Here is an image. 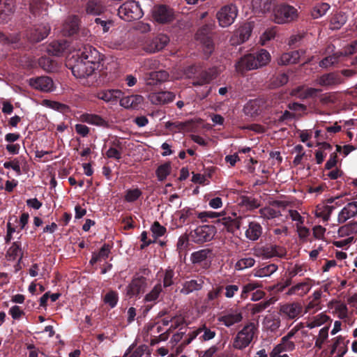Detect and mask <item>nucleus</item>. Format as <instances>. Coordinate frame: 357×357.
Wrapping results in <instances>:
<instances>
[{
  "label": "nucleus",
  "instance_id": "1",
  "mask_svg": "<svg viewBox=\"0 0 357 357\" xmlns=\"http://www.w3.org/2000/svg\"><path fill=\"white\" fill-rule=\"evenodd\" d=\"M151 271L149 268L142 266L135 272L130 283L126 286V296L130 299L139 298L145 293L149 285V278Z\"/></svg>",
  "mask_w": 357,
  "mask_h": 357
},
{
  "label": "nucleus",
  "instance_id": "2",
  "mask_svg": "<svg viewBox=\"0 0 357 357\" xmlns=\"http://www.w3.org/2000/svg\"><path fill=\"white\" fill-rule=\"evenodd\" d=\"M271 61L269 52L264 49L253 54H248L241 57L235 64L238 73L257 69L266 66Z\"/></svg>",
  "mask_w": 357,
  "mask_h": 357
},
{
  "label": "nucleus",
  "instance_id": "3",
  "mask_svg": "<svg viewBox=\"0 0 357 357\" xmlns=\"http://www.w3.org/2000/svg\"><path fill=\"white\" fill-rule=\"evenodd\" d=\"M62 32L65 36L73 37L79 40H84L90 36L88 29L80 26V19L77 15L69 16L66 20Z\"/></svg>",
  "mask_w": 357,
  "mask_h": 357
},
{
  "label": "nucleus",
  "instance_id": "4",
  "mask_svg": "<svg viewBox=\"0 0 357 357\" xmlns=\"http://www.w3.org/2000/svg\"><path fill=\"white\" fill-rule=\"evenodd\" d=\"M66 66L71 70L73 75L77 78H85L92 75L95 70L93 67L79 56L77 53L68 60Z\"/></svg>",
  "mask_w": 357,
  "mask_h": 357
},
{
  "label": "nucleus",
  "instance_id": "5",
  "mask_svg": "<svg viewBox=\"0 0 357 357\" xmlns=\"http://www.w3.org/2000/svg\"><path fill=\"white\" fill-rule=\"evenodd\" d=\"M298 10L293 6L281 3L273 10V21L278 24L291 23L297 20Z\"/></svg>",
  "mask_w": 357,
  "mask_h": 357
},
{
  "label": "nucleus",
  "instance_id": "6",
  "mask_svg": "<svg viewBox=\"0 0 357 357\" xmlns=\"http://www.w3.org/2000/svg\"><path fill=\"white\" fill-rule=\"evenodd\" d=\"M257 331V328L254 323L250 322L245 325L234 338L233 347L243 350L248 347L253 340Z\"/></svg>",
  "mask_w": 357,
  "mask_h": 357
},
{
  "label": "nucleus",
  "instance_id": "7",
  "mask_svg": "<svg viewBox=\"0 0 357 357\" xmlns=\"http://www.w3.org/2000/svg\"><path fill=\"white\" fill-rule=\"evenodd\" d=\"M143 15L139 2L133 0L124 2L118 9L119 17L127 22L139 20Z\"/></svg>",
  "mask_w": 357,
  "mask_h": 357
},
{
  "label": "nucleus",
  "instance_id": "8",
  "mask_svg": "<svg viewBox=\"0 0 357 357\" xmlns=\"http://www.w3.org/2000/svg\"><path fill=\"white\" fill-rule=\"evenodd\" d=\"M213 29L212 24H206L201 26L195 34V39L203 45V51L207 56H209L214 50Z\"/></svg>",
  "mask_w": 357,
  "mask_h": 357
},
{
  "label": "nucleus",
  "instance_id": "9",
  "mask_svg": "<svg viewBox=\"0 0 357 357\" xmlns=\"http://www.w3.org/2000/svg\"><path fill=\"white\" fill-rule=\"evenodd\" d=\"M151 16L154 22L160 24H169L175 18L173 8L165 4H155L151 9Z\"/></svg>",
  "mask_w": 357,
  "mask_h": 357
},
{
  "label": "nucleus",
  "instance_id": "10",
  "mask_svg": "<svg viewBox=\"0 0 357 357\" xmlns=\"http://www.w3.org/2000/svg\"><path fill=\"white\" fill-rule=\"evenodd\" d=\"M216 233L215 227L213 225H204L197 227L190 232L191 240L195 243H204L211 241Z\"/></svg>",
  "mask_w": 357,
  "mask_h": 357
},
{
  "label": "nucleus",
  "instance_id": "11",
  "mask_svg": "<svg viewBox=\"0 0 357 357\" xmlns=\"http://www.w3.org/2000/svg\"><path fill=\"white\" fill-rule=\"evenodd\" d=\"M237 15V7L234 4H229L222 6L218 11L216 17L220 26L228 27L234 23Z\"/></svg>",
  "mask_w": 357,
  "mask_h": 357
},
{
  "label": "nucleus",
  "instance_id": "12",
  "mask_svg": "<svg viewBox=\"0 0 357 357\" xmlns=\"http://www.w3.org/2000/svg\"><path fill=\"white\" fill-rule=\"evenodd\" d=\"M256 255L263 259H271L274 257L283 258L287 255L286 249L282 246L267 244L255 249Z\"/></svg>",
  "mask_w": 357,
  "mask_h": 357
},
{
  "label": "nucleus",
  "instance_id": "13",
  "mask_svg": "<svg viewBox=\"0 0 357 357\" xmlns=\"http://www.w3.org/2000/svg\"><path fill=\"white\" fill-rule=\"evenodd\" d=\"M50 31L47 23L42 22L34 24L26 31V38L31 43H38L45 38Z\"/></svg>",
  "mask_w": 357,
  "mask_h": 357
},
{
  "label": "nucleus",
  "instance_id": "14",
  "mask_svg": "<svg viewBox=\"0 0 357 357\" xmlns=\"http://www.w3.org/2000/svg\"><path fill=\"white\" fill-rule=\"evenodd\" d=\"M344 81L339 72H331L318 77L315 83L326 89H331L343 84Z\"/></svg>",
  "mask_w": 357,
  "mask_h": 357
},
{
  "label": "nucleus",
  "instance_id": "15",
  "mask_svg": "<svg viewBox=\"0 0 357 357\" xmlns=\"http://www.w3.org/2000/svg\"><path fill=\"white\" fill-rule=\"evenodd\" d=\"M243 219L242 216L238 215L236 213H231V215L227 216L222 215V218H218L215 222L223 225L224 229L228 232L234 234L236 231L240 229Z\"/></svg>",
  "mask_w": 357,
  "mask_h": 357
},
{
  "label": "nucleus",
  "instance_id": "16",
  "mask_svg": "<svg viewBox=\"0 0 357 357\" xmlns=\"http://www.w3.org/2000/svg\"><path fill=\"white\" fill-rule=\"evenodd\" d=\"M77 53L79 56L83 58L87 63H90L91 66L93 67L94 70L100 60H102L100 52L89 45H84L83 48L79 50Z\"/></svg>",
  "mask_w": 357,
  "mask_h": 357
},
{
  "label": "nucleus",
  "instance_id": "17",
  "mask_svg": "<svg viewBox=\"0 0 357 357\" xmlns=\"http://www.w3.org/2000/svg\"><path fill=\"white\" fill-rule=\"evenodd\" d=\"M218 70L216 67L210 68L206 70L202 71L199 75L192 82L194 86H203L209 84L215 79L218 75Z\"/></svg>",
  "mask_w": 357,
  "mask_h": 357
},
{
  "label": "nucleus",
  "instance_id": "18",
  "mask_svg": "<svg viewBox=\"0 0 357 357\" xmlns=\"http://www.w3.org/2000/svg\"><path fill=\"white\" fill-rule=\"evenodd\" d=\"M29 85L36 89L44 92L52 91L54 88L52 79L47 76L31 78L29 79Z\"/></svg>",
  "mask_w": 357,
  "mask_h": 357
},
{
  "label": "nucleus",
  "instance_id": "19",
  "mask_svg": "<svg viewBox=\"0 0 357 357\" xmlns=\"http://www.w3.org/2000/svg\"><path fill=\"white\" fill-rule=\"evenodd\" d=\"M178 215V220L181 225H189L197 222L199 218V212L195 208L185 207L183 209L177 211Z\"/></svg>",
  "mask_w": 357,
  "mask_h": 357
},
{
  "label": "nucleus",
  "instance_id": "20",
  "mask_svg": "<svg viewBox=\"0 0 357 357\" xmlns=\"http://www.w3.org/2000/svg\"><path fill=\"white\" fill-rule=\"evenodd\" d=\"M320 91V89L302 85L293 89L291 91V95L301 100H305L316 96L317 93Z\"/></svg>",
  "mask_w": 357,
  "mask_h": 357
},
{
  "label": "nucleus",
  "instance_id": "21",
  "mask_svg": "<svg viewBox=\"0 0 357 357\" xmlns=\"http://www.w3.org/2000/svg\"><path fill=\"white\" fill-rule=\"evenodd\" d=\"M81 122L86 123L91 125L108 128L109 123L100 116L96 114L84 113L79 117Z\"/></svg>",
  "mask_w": 357,
  "mask_h": 357
},
{
  "label": "nucleus",
  "instance_id": "22",
  "mask_svg": "<svg viewBox=\"0 0 357 357\" xmlns=\"http://www.w3.org/2000/svg\"><path fill=\"white\" fill-rule=\"evenodd\" d=\"M120 105L126 109H137L144 101L141 95H132L119 98Z\"/></svg>",
  "mask_w": 357,
  "mask_h": 357
},
{
  "label": "nucleus",
  "instance_id": "23",
  "mask_svg": "<svg viewBox=\"0 0 357 357\" xmlns=\"http://www.w3.org/2000/svg\"><path fill=\"white\" fill-rule=\"evenodd\" d=\"M175 98V94L170 91H160L151 93L149 100L154 105H165L172 102Z\"/></svg>",
  "mask_w": 357,
  "mask_h": 357
},
{
  "label": "nucleus",
  "instance_id": "24",
  "mask_svg": "<svg viewBox=\"0 0 357 357\" xmlns=\"http://www.w3.org/2000/svg\"><path fill=\"white\" fill-rule=\"evenodd\" d=\"M123 92L119 89L102 90L97 93L96 97L106 102L114 103L121 98Z\"/></svg>",
  "mask_w": 357,
  "mask_h": 357
},
{
  "label": "nucleus",
  "instance_id": "25",
  "mask_svg": "<svg viewBox=\"0 0 357 357\" xmlns=\"http://www.w3.org/2000/svg\"><path fill=\"white\" fill-rule=\"evenodd\" d=\"M169 42V37L165 34H158L149 43L147 50L151 52H155L162 50Z\"/></svg>",
  "mask_w": 357,
  "mask_h": 357
},
{
  "label": "nucleus",
  "instance_id": "26",
  "mask_svg": "<svg viewBox=\"0 0 357 357\" xmlns=\"http://www.w3.org/2000/svg\"><path fill=\"white\" fill-rule=\"evenodd\" d=\"M357 215V201L349 202L344 206L338 214L337 221L339 223H344L350 218Z\"/></svg>",
  "mask_w": 357,
  "mask_h": 357
},
{
  "label": "nucleus",
  "instance_id": "27",
  "mask_svg": "<svg viewBox=\"0 0 357 357\" xmlns=\"http://www.w3.org/2000/svg\"><path fill=\"white\" fill-rule=\"evenodd\" d=\"M204 283L202 278L192 279L190 280L185 281L180 292L182 294L188 295L193 291L202 289Z\"/></svg>",
  "mask_w": 357,
  "mask_h": 357
},
{
  "label": "nucleus",
  "instance_id": "28",
  "mask_svg": "<svg viewBox=\"0 0 357 357\" xmlns=\"http://www.w3.org/2000/svg\"><path fill=\"white\" fill-rule=\"evenodd\" d=\"M312 280L307 278L302 282H299L292 286L289 290L287 294L289 295L297 294L300 296L307 294L312 287Z\"/></svg>",
  "mask_w": 357,
  "mask_h": 357
},
{
  "label": "nucleus",
  "instance_id": "29",
  "mask_svg": "<svg viewBox=\"0 0 357 357\" xmlns=\"http://www.w3.org/2000/svg\"><path fill=\"white\" fill-rule=\"evenodd\" d=\"M169 73L166 70L152 71L146 75V80L149 85H156L169 79Z\"/></svg>",
  "mask_w": 357,
  "mask_h": 357
},
{
  "label": "nucleus",
  "instance_id": "30",
  "mask_svg": "<svg viewBox=\"0 0 357 357\" xmlns=\"http://www.w3.org/2000/svg\"><path fill=\"white\" fill-rule=\"evenodd\" d=\"M243 320V314L241 312L227 313L218 318V321L226 327H231L236 324L240 323Z\"/></svg>",
  "mask_w": 357,
  "mask_h": 357
},
{
  "label": "nucleus",
  "instance_id": "31",
  "mask_svg": "<svg viewBox=\"0 0 357 357\" xmlns=\"http://www.w3.org/2000/svg\"><path fill=\"white\" fill-rule=\"evenodd\" d=\"M280 311L293 319L297 317L302 312V305L298 303H288L281 307Z\"/></svg>",
  "mask_w": 357,
  "mask_h": 357
},
{
  "label": "nucleus",
  "instance_id": "32",
  "mask_svg": "<svg viewBox=\"0 0 357 357\" xmlns=\"http://www.w3.org/2000/svg\"><path fill=\"white\" fill-rule=\"evenodd\" d=\"M26 158L24 155H20L10 161L5 162L3 167L6 169H12L19 176L22 174L21 166L26 165Z\"/></svg>",
  "mask_w": 357,
  "mask_h": 357
},
{
  "label": "nucleus",
  "instance_id": "33",
  "mask_svg": "<svg viewBox=\"0 0 357 357\" xmlns=\"http://www.w3.org/2000/svg\"><path fill=\"white\" fill-rule=\"evenodd\" d=\"M15 0H0V22L6 20L8 15L13 13Z\"/></svg>",
  "mask_w": 357,
  "mask_h": 357
},
{
  "label": "nucleus",
  "instance_id": "34",
  "mask_svg": "<svg viewBox=\"0 0 357 357\" xmlns=\"http://www.w3.org/2000/svg\"><path fill=\"white\" fill-rule=\"evenodd\" d=\"M300 59L299 51H291L283 53L278 59V63L280 66H286L294 64L298 62Z\"/></svg>",
  "mask_w": 357,
  "mask_h": 357
},
{
  "label": "nucleus",
  "instance_id": "35",
  "mask_svg": "<svg viewBox=\"0 0 357 357\" xmlns=\"http://www.w3.org/2000/svg\"><path fill=\"white\" fill-rule=\"evenodd\" d=\"M162 291V286L160 282H158L144 297V303H151L156 304L159 301V297Z\"/></svg>",
  "mask_w": 357,
  "mask_h": 357
},
{
  "label": "nucleus",
  "instance_id": "36",
  "mask_svg": "<svg viewBox=\"0 0 357 357\" xmlns=\"http://www.w3.org/2000/svg\"><path fill=\"white\" fill-rule=\"evenodd\" d=\"M262 234V227L257 222H250L248 229L245 231V236L250 241H255L259 239Z\"/></svg>",
  "mask_w": 357,
  "mask_h": 357
},
{
  "label": "nucleus",
  "instance_id": "37",
  "mask_svg": "<svg viewBox=\"0 0 357 357\" xmlns=\"http://www.w3.org/2000/svg\"><path fill=\"white\" fill-rule=\"evenodd\" d=\"M195 332H197V336L202 333V335L199 336V340L202 342L209 341L213 339L216 335L215 331L207 327L206 324L202 325L195 330Z\"/></svg>",
  "mask_w": 357,
  "mask_h": 357
},
{
  "label": "nucleus",
  "instance_id": "38",
  "mask_svg": "<svg viewBox=\"0 0 357 357\" xmlns=\"http://www.w3.org/2000/svg\"><path fill=\"white\" fill-rule=\"evenodd\" d=\"M42 0H33L30 3V10L34 17H39L42 15V19L47 14L46 10L43 9V5L41 3Z\"/></svg>",
  "mask_w": 357,
  "mask_h": 357
},
{
  "label": "nucleus",
  "instance_id": "39",
  "mask_svg": "<svg viewBox=\"0 0 357 357\" xmlns=\"http://www.w3.org/2000/svg\"><path fill=\"white\" fill-rule=\"evenodd\" d=\"M66 48V43L63 41H53L47 47L49 54L54 56H61Z\"/></svg>",
  "mask_w": 357,
  "mask_h": 357
},
{
  "label": "nucleus",
  "instance_id": "40",
  "mask_svg": "<svg viewBox=\"0 0 357 357\" xmlns=\"http://www.w3.org/2000/svg\"><path fill=\"white\" fill-rule=\"evenodd\" d=\"M347 21V17L344 13H338L335 14L331 19V29H340Z\"/></svg>",
  "mask_w": 357,
  "mask_h": 357
},
{
  "label": "nucleus",
  "instance_id": "41",
  "mask_svg": "<svg viewBox=\"0 0 357 357\" xmlns=\"http://www.w3.org/2000/svg\"><path fill=\"white\" fill-rule=\"evenodd\" d=\"M243 111L248 116H254L258 115L260 112L259 101L257 100H250L244 106Z\"/></svg>",
  "mask_w": 357,
  "mask_h": 357
},
{
  "label": "nucleus",
  "instance_id": "42",
  "mask_svg": "<svg viewBox=\"0 0 357 357\" xmlns=\"http://www.w3.org/2000/svg\"><path fill=\"white\" fill-rule=\"evenodd\" d=\"M103 8L100 3L97 0H89L86 5V12L87 14L97 15L102 13Z\"/></svg>",
  "mask_w": 357,
  "mask_h": 357
},
{
  "label": "nucleus",
  "instance_id": "43",
  "mask_svg": "<svg viewBox=\"0 0 357 357\" xmlns=\"http://www.w3.org/2000/svg\"><path fill=\"white\" fill-rule=\"evenodd\" d=\"M270 86L273 89L279 88L285 85L289 82V76L287 73H282L273 76L270 81Z\"/></svg>",
  "mask_w": 357,
  "mask_h": 357
},
{
  "label": "nucleus",
  "instance_id": "44",
  "mask_svg": "<svg viewBox=\"0 0 357 357\" xmlns=\"http://www.w3.org/2000/svg\"><path fill=\"white\" fill-rule=\"evenodd\" d=\"M272 304L271 299L264 301L256 304H248L247 305L248 310L252 314H256L263 312Z\"/></svg>",
  "mask_w": 357,
  "mask_h": 357
},
{
  "label": "nucleus",
  "instance_id": "45",
  "mask_svg": "<svg viewBox=\"0 0 357 357\" xmlns=\"http://www.w3.org/2000/svg\"><path fill=\"white\" fill-rule=\"evenodd\" d=\"M252 28L249 24L240 26L236 31V36L238 38L240 43L248 40L251 35Z\"/></svg>",
  "mask_w": 357,
  "mask_h": 357
},
{
  "label": "nucleus",
  "instance_id": "46",
  "mask_svg": "<svg viewBox=\"0 0 357 357\" xmlns=\"http://www.w3.org/2000/svg\"><path fill=\"white\" fill-rule=\"evenodd\" d=\"M240 204L248 210L256 209L260 206L259 201L257 199L248 196H243L241 198Z\"/></svg>",
  "mask_w": 357,
  "mask_h": 357
},
{
  "label": "nucleus",
  "instance_id": "47",
  "mask_svg": "<svg viewBox=\"0 0 357 357\" xmlns=\"http://www.w3.org/2000/svg\"><path fill=\"white\" fill-rule=\"evenodd\" d=\"M278 270V266L270 264L256 271L255 275L259 278L270 276Z\"/></svg>",
  "mask_w": 357,
  "mask_h": 357
},
{
  "label": "nucleus",
  "instance_id": "48",
  "mask_svg": "<svg viewBox=\"0 0 357 357\" xmlns=\"http://www.w3.org/2000/svg\"><path fill=\"white\" fill-rule=\"evenodd\" d=\"M171 163L165 162L160 165L156 169L155 174L159 181H163L171 172Z\"/></svg>",
  "mask_w": 357,
  "mask_h": 357
},
{
  "label": "nucleus",
  "instance_id": "49",
  "mask_svg": "<svg viewBox=\"0 0 357 357\" xmlns=\"http://www.w3.org/2000/svg\"><path fill=\"white\" fill-rule=\"evenodd\" d=\"M210 253L211 250L208 249L195 252L191 255V261L192 264H200L206 261Z\"/></svg>",
  "mask_w": 357,
  "mask_h": 357
},
{
  "label": "nucleus",
  "instance_id": "50",
  "mask_svg": "<svg viewBox=\"0 0 357 357\" xmlns=\"http://www.w3.org/2000/svg\"><path fill=\"white\" fill-rule=\"evenodd\" d=\"M261 287V284L257 282H250L243 286L241 293V298L245 300L248 297L249 293L255 291Z\"/></svg>",
  "mask_w": 357,
  "mask_h": 357
},
{
  "label": "nucleus",
  "instance_id": "51",
  "mask_svg": "<svg viewBox=\"0 0 357 357\" xmlns=\"http://www.w3.org/2000/svg\"><path fill=\"white\" fill-rule=\"evenodd\" d=\"M151 231L152 232V236L154 238L153 241L156 242V239L158 238L165 234L167 229L164 226L161 225L158 221H155L151 227Z\"/></svg>",
  "mask_w": 357,
  "mask_h": 357
},
{
  "label": "nucleus",
  "instance_id": "52",
  "mask_svg": "<svg viewBox=\"0 0 357 357\" xmlns=\"http://www.w3.org/2000/svg\"><path fill=\"white\" fill-rule=\"evenodd\" d=\"M174 270L169 267L165 271L162 278V287L166 289L174 284Z\"/></svg>",
  "mask_w": 357,
  "mask_h": 357
},
{
  "label": "nucleus",
  "instance_id": "53",
  "mask_svg": "<svg viewBox=\"0 0 357 357\" xmlns=\"http://www.w3.org/2000/svg\"><path fill=\"white\" fill-rule=\"evenodd\" d=\"M252 6L254 9L262 12L268 11L271 8V0H252Z\"/></svg>",
  "mask_w": 357,
  "mask_h": 357
},
{
  "label": "nucleus",
  "instance_id": "54",
  "mask_svg": "<svg viewBox=\"0 0 357 357\" xmlns=\"http://www.w3.org/2000/svg\"><path fill=\"white\" fill-rule=\"evenodd\" d=\"M328 331L329 326H324L319 331L318 337L315 341V347L318 349H321L323 347L324 343L328 339Z\"/></svg>",
  "mask_w": 357,
  "mask_h": 357
},
{
  "label": "nucleus",
  "instance_id": "55",
  "mask_svg": "<svg viewBox=\"0 0 357 357\" xmlns=\"http://www.w3.org/2000/svg\"><path fill=\"white\" fill-rule=\"evenodd\" d=\"M118 301V293L113 290L108 291L104 298V302L111 308H114L117 305Z\"/></svg>",
  "mask_w": 357,
  "mask_h": 357
},
{
  "label": "nucleus",
  "instance_id": "56",
  "mask_svg": "<svg viewBox=\"0 0 357 357\" xmlns=\"http://www.w3.org/2000/svg\"><path fill=\"white\" fill-rule=\"evenodd\" d=\"M142 195L139 188L128 189L126 191L124 199L128 202H134L137 200Z\"/></svg>",
  "mask_w": 357,
  "mask_h": 357
},
{
  "label": "nucleus",
  "instance_id": "57",
  "mask_svg": "<svg viewBox=\"0 0 357 357\" xmlns=\"http://www.w3.org/2000/svg\"><path fill=\"white\" fill-rule=\"evenodd\" d=\"M261 217L267 219H273L281 215L280 211H277L271 207H264L259 210Z\"/></svg>",
  "mask_w": 357,
  "mask_h": 357
},
{
  "label": "nucleus",
  "instance_id": "58",
  "mask_svg": "<svg viewBox=\"0 0 357 357\" xmlns=\"http://www.w3.org/2000/svg\"><path fill=\"white\" fill-rule=\"evenodd\" d=\"M8 255L13 259H15L20 255L22 256L21 243L19 241L13 242L7 252ZM22 257H20V259Z\"/></svg>",
  "mask_w": 357,
  "mask_h": 357
},
{
  "label": "nucleus",
  "instance_id": "59",
  "mask_svg": "<svg viewBox=\"0 0 357 357\" xmlns=\"http://www.w3.org/2000/svg\"><path fill=\"white\" fill-rule=\"evenodd\" d=\"M330 5L327 3H321L317 5L312 12V16L314 18H318L325 15L330 8Z\"/></svg>",
  "mask_w": 357,
  "mask_h": 357
},
{
  "label": "nucleus",
  "instance_id": "60",
  "mask_svg": "<svg viewBox=\"0 0 357 357\" xmlns=\"http://www.w3.org/2000/svg\"><path fill=\"white\" fill-rule=\"evenodd\" d=\"M185 128H186V124L185 123H183V122H179V121H175V122L167 121L165 123V128L169 130V131H171L172 132H180L181 130H185Z\"/></svg>",
  "mask_w": 357,
  "mask_h": 357
},
{
  "label": "nucleus",
  "instance_id": "61",
  "mask_svg": "<svg viewBox=\"0 0 357 357\" xmlns=\"http://www.w3.org/2000/svg\"><path fill=\"white\" fill-rule=\"evenodd\" d=\"M255 263V261L252 257L243 258L236 262V268L237 270H243L245 268L253 266Z\"/></svg>",
  "mask_w": 357,
  "mask_h": 357
},
{
  "label": "nucleus",
  "instance_id": "62",
  "mask_svg": "<svg viewBox=\"0 0 357 357\" xmlns=\"http://www.w3.org/2000/svg\"><path fill=\"white\" fill-rule=\"evenodd\" d=\"M198 216L202 222H206L208 219L221 218L222 215L220 213L213 211H203L199 213Z\"/></svg>",
  "mask_w": 357,
  "mask_h": 357
},
{
  "label": "nucleus",
  "instance_id": "63",
  "mask_svg": "<svg viewBox=\"0 0 357 357\" xmlns=\"http://www.w3.org/2000/svg\"><path fill=\"white\" fill-rule=\"evenodd\" d=\"M112 248V246L107 243H105L101 247L99 252L96 253V255L98 256L100 261L102 259H106L109 257V255L111 252Z\"/></svg>",
  "mask_w": 357,
  "mask_h": 357
},
{
  "label": "nucleus",
  "instance_id": "64",
  "mask_svg": "<svg viewBox=\"0 0 357 357\" xmlns=\"http://www.w3.org/2000/svg\"><path fill=\"white\" fill-rule=\"evenodd\" d=\"M344 56H350L357 52V40H354L343 50Z\"/></svg>",
  "mask_w": 357,
  "mask_h": 357
}]
</instances>
